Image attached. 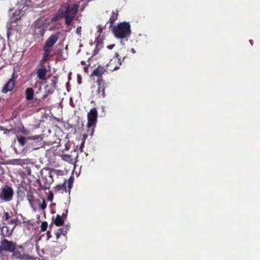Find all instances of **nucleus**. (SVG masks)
Wrapping results in <instances>:
<instances>
[{"label":"nucleus","instance_id":"9b49d317","mask_svg":"<svg viewBox=\"0 0 260 260\" xmlns=\"http://www.w3.org/2000/svg\"><path fill=\"white\" fill-rule=\"evenodd\" d=\"M96 82L99 85L96 93L97 97L100 99L105 98L106 94L104 84H101L100 80L99 79L97 80Z\"/></svg>","mask_w":260,"mask_h":260},{"label":"nucleus","instance_id":"2f4dec72","mask_svg":"<svg viewBox=\"0 0 260 260\" xmlns=\"http://www.w3.org/2000/svg\"><path fill=\"white\" fill-rule=\"evenodd\" d=\"M46 61H42V60H41L39 63V69H46V67L44 64Z\"/></svg>","mask_w":260,"mask_h":260},{"label":"nucleus","instance_id":"4c0bfd02","mask_svg":"<svg viewBox=\"0 0 260 260\" xmlns=\"http://www.w3.org/2000/svg\"><path fill=\"white\" fill-rule=\"evenodd\" d=\"M68 214V210H66L64 213L62 214L61 217L63 218H66Z\"/></svg>","mask_w":260,"mask_h":260},{"label":"nucleus","instance_id":"79ce46f5","mask_svg":"<svg viewBox=\"0 0 260 260\" xmlns=\"http://www.w3.org/2000/svg\"><path fill=\"white\" fill-rule=\"evenodd\" d=\"M27 198H28V200L29 202L34 200V196L32 195L28 196Z\"/></svg>","mask_w":260,"mask_h":260},{"label":"nucleus","instance_id":"ddd939ff","mask_svg":"<svg viewBox=\"0 0 260 260\" xmlns=\"http://www.w3.org/2000/svg\"><path fill=\"white\" fill-rule=\"evenodd\" d=\"M25 99L27 101H30L34 99V91L32 88H27L25 91Z\"/></svg>","mask_w":260,"mask_h":260},{"label":"nucleus","instance_id":"49530a36","mask_svg":"<svg viewBox=\"0 0 260 260\" xmlns=\"http://www.w3.org/2000/svg\"><path fill=\"white\" fill-rule=\"evenodd\" d=\"M72 182H69V183L68 187L69 188V189H71V187H72Z\"/></svg>","mask_w":260,"mask_h":260},{"label":"nucleus","instance_id":"f03ea898","mask_svg":"<svg viewBox=\"0 0 260 260\" xmlns=\"http://www.w3.org/2000/svg\"><path fill=\"white\" fill-rule=\"evenodd\" d=\"M131 26L129 22L123 21L111 28V31L117 39L127 40L131 35Z\"/></svg>","mask_w":260,"mask_h":260},{"label":"nucleus","instance_id":"3c124183","mask_svg":"<svg viewBox=\"0 0 260 260\" xmlns=\"http://www.w3.org/2000/svg\"><path fill=\"white\" fill-rule=\"evenodd\" d=\"M249 42L251 43V44L252 45V40H250Z\"/></svg>","mask_w":260,"mask_h":260},{"label":"nucleus","instance_id":"de8ad7c7","mask_svg":"<svg viewBox=\"0 0 260 260\" xmlns=\"http://www.w3.org/2000/svg\"><path fill=\"white\" fill-rule=\"evenodd\" d=\"M131 51L133 53H135L136 52V51L135 50V49L134 48H132L131 49Z\"/></svg>","mask_w":260,"mask_h":260},{"label":"nucleus","instance_id":"b1692460","mask_svg":"<svg viewBox=\"0 0 260 260\" xmlns=\"http://www.w3.org/2000/svg\"><path fill=\"white\" fill-rule=\"evenodd\" d=\"M16 249H14V251H12V253H13L12 255L13 257H14L15 258L17 259H20L21 258L22 254L21 253V252L18 250H15Z\"/></svg>","mask_w":260,"mask_h":260},{"label":"nucleus","instance_id":"dca6fc26","mask_svg":"<svg viewBox=\"0 0 260 260\" xmlns=\"http://www.w3.org/2000/svg\"><path fill=\"white\" fill-rule=\"evenodd\" d=\"M115 64V60H113V59L111 60L109 63L107 64V69L110 72L117 70L119 69V67L118 66H114Z\"/></svg>","mask_w":260,"mask_h":260},{"label":"nucleus","instance_id":"f8f14e48","mask_svg":"<svg viewBox=\"0 0 260 260\" xmlns=\"http://www.w3.org/2000/svg\"><path fill=\"white\" fill-rule=\"evenodd\" d=\"M43 51V58L41 60H42V61H47L49 59V58L51 57L52 56L51 54L52 49L44 46Z\"/></svg>","mask_w":260,"mask_h":260},{"label":"nucleus","instance_id":"5701e85b","mask_svg":"<svg viewBox=\"0 0 260 260\" xmlns=\"http://www.w3.org/2000/svg\"><path fill=\"white\" fill-rule=\"evenodd\" d=\"M57 82V78L56 76L53 77V78L51 80L50 83L49 85H50L52 88H54L55 89L56 87V84Z\"/></svg>","mask_w":260,"mask_h":260},{"label":"nucleus","instance_id":"72a5a7b5","mask_svg":"<svg viewBox=\"0 0 260 260\" xmlns=\"http://www.w3.org/2000/svg\"><path fill=\"white\" fill-rule=\"evenodd\" d=\"M53 199V194L52 192H50L49 195L48 196L47 199L49 201H52Z\"/></svg>","mask_w":260,"mask_h":260},{"label":"nucleus","instance_id":"cd10ccee","mask_svg":"<svg viewBox=\"0 0 260 260\" xmlns=\"http://www.w3.org/2000/svg\"><path fill=\"white\" fill-rule=\"evenodd\" d=\"M19 131L22 134L25 135H28L30 134V131L28 129L25 128L23 126L20 128Z\"/></svg>","mask_w":260,"mask_h":260},{"label":"nucleus","instance_id":"1a4fd4ad","mask_svg":"<svg viewBox=\"0 0 260 260\" xmlns=\"http://www.w3.org/2000/svg\"><path fill=\"white\" fill-rule=\"evenodd\" d=\"M119 16V11L117 10L113 11L110 15V18L107 24H109V28H112L115 25H114L115 21L118 19Z\"/></svg>","mask_w":260,"mask_h":260},{"label":"nucleus","instance_id":"c756f323","mask_svg":"<svg viewBox=\"0 0 260 260\" xmlns=\"http://www.w3.org/2000/svg\"><path fill=\"white\" fill-rule=\"evenodd\" d=\"M20 259L31 260L32 257L28 254H23L21 255Z\"/></svg>","mask_w":260,"mask_h":260},{"label":"nucleus","instance_id":"a18cd8bd","mask_svg":"<svg viewBox=\"0 0 260 260\" xmlns=\"http://www.w3.org/2000/svg\"><path fill=\"white\" fill-rule=\"evenodd\" d=\"M0 131H8V129L5 128L4 127L0 126Z\"/></svg>","mask_w":260,"mask_h":260},{"label":"nucleus","instance_id":"20e7f679","mask_svg":"<svg viewBox=\"0 0 260 260\" xmlns=\"http://www.w3.org/2000/svg\"><path fill=\"white\" fill-rule=\"evenodd\" d=\"M14 191L12 187L5 185L1 188L0 193V202H9L12 200Z\"/></svg>","mask_w":260,"mask_h":260},{"label":"nucleus","instance_id":"9d476101","mask_svg":"<svg viewBox=\"0 0 260 260\" xmlns=\"http://www.w3.org/2000/svg\"><path fill=\"white\" fill-rule=\"evenodd\" d=\"M39 137V136H35L26 138L24 136H17L16 138L19 145L21 146H24L26 144L27 140H37Z\"/></svg>","mask_w":260,"mask_h":260},{"label":"nucleus","instance_id":"c9c22d12","mask_svg":"<svg viewBox=\"0 0 260 260\" xmlns=\"http://www.w3.org/2000/svg\"><path fill=\"white\" fill-rule=\"evenodd\" d=\"M15 164L19 165L21 164L22 160L20 159H15L13 160Z\"/></svg>","mask_w":260,"mask_h":260},{"label":"nucleus","instance_id":"a211bd4d","mask_svg":"<svg viewBox=\"0 0 260 260\" xmlns=\"http://www.w3.org/2000/svg\"><path fill=\"white\" fill-rule=\"evenodd\" d=\"M45 89L46 93H45L43 95L42 99H44L46 98L48 95L52 94L55 90V89L54 88H52L49 85H46L45 87Z\"/></svg>","mask_w":260,"mask_h":260},{"label":"nucleus","instance_id":"e433bc0d","mask_svg":"<svg viewBox=\"0 0 260 260\" xmlns=\"http://www.w3.org/2000/svg\"><path fill=\"white\" fill-rule=\"evenodd\" d=\"M76 33L77 35L80 36L81 34V26H79V27H78L77 29H76Z\"/></svg>","mask_w":260,"mask_h":260},{"label":"nucleus","instance_id":"a878e982","mask_svg":"<svg viewBox=\"0 0 260 260\" xmlns=\"http://www.w3.org/2000/svg\"><path fill=\"white\" fill-rule=\"evenodd\" d=\"M94 43L95 44L96 47L102 44V40L100 38L99 36H98V37L95 38Z\"/></svg>","mask_w":260,"mask_h":260},{"label":"nucleus","instance_id":"39448f33","mask_svg":"<svg viewBox=\"0 0 260 260\" xmlns=\"http://www.w3.org/2000/svg\"><path fill=\"white\" fill-rule=\"evenodd\" d=\"M16 243L6 239H2L0 242V253L2 252H12L16 249Z\"/></svg>","mask_w":260,"mask_h":260},{"label":"nucleus","instance_id":"4468645a","mask_svg":"<svg viewBox=\"0 0 260 260\" xmlns=\"http://www.w3.org/2000/svg\"><path fill=\"white\" fill-rule=\"evenodd\" d=\"M47 71V69H38L37 71V77L40 80H45Z\"/></svg>","mask_w":260,"mask_h":260},{"label":"nucleus","instance_id":"4be33fe9","mask_svg":"<svg viewBox=\"0 0 260 260\" xmlns=\"http://www.w3.org/2000/svg\"><path fill=\"white\" fill-rule=\"evenodd\" d=\"M69 226L66 225L64 227H62L58 230V232L61 234V235L66 236L68 231L69 230Z\"/></svg>","mask_w":260,"mask_h":260},{"label":"nucleus","instance_id":"f257e3e1","mask_svg":"<svg viewBox=\"0 0 260 260\" xmlns=\"http://www.w3.org/2000/svg\"><path fill=\"white\" fill-rule=\"evenodd\" d=\"M78 8L77 4L72 2H67L60 6L56 16L58 18H64L65 24L70 26L76 16Z\"/></svg>","mask_w":260,"mask_h":260},{"label":"nucleus","instance_id":"aec40b11","mask_svg":"<svg viewBox=\"0 0 260 260\" xmlns=\"http://www.w3.org/2000/svg\"><path fill=\"white\" fill-rule=\"evenodd\" d=\"M21 221L18 217H15V218L11 219L8 222V224H12L13 225V229H14L16 225H17L19 223H20Z\"/></svg>","mask_w":260,"mask_h":260},{"label":"nucleus","instance_id":"58836bf2","mask_svg":"<svg viewBox=\"0 0 260 260\" xmlns=\"http://www.w3.org/2000/svg\"><path fill=\"white\" fill-rule=\"evenodd\" d=\"M34 101H35V103H36L38 105H39L40 103V102H41V99H38L37 98H35Z\"/></svg>","mask_w":260,"mask_h":260},{"label":"nucleus","instance_id":"2eb2a0df","mask_svg":"<svg viewBox=\"0 0 260 260\" xmlns=\"http://www.w3.org/2000/svg\"><path fill=\"white\" fill-rule=\"evenodd\" d=\"M105 71L106 70L104 68L99 66L93 70L92 75L100 77L103 74H104Z\"/></svg>","mask_w":260,"mask_h":260},{"label":"nucleus","instance_id":"423d86ee","mask_svg":"<svg viewBox=\"0 0 260 260\" xmlns=\"http://www.w3.org/2000/svg\"><path fill=\"white\" fill-rule=\"evenodd\" d=\"M18 76L15 73L12 75L11 78L8 80V81L5 84L3 88L2 89V92L6 93L8 91H11L14 89L15 81L17 78Z\"/></svg>","mask_w":260,"mask_h":260},{"label":"nucleus","instance_id":"ea45409f","mask_svg":"<svg viewBox=\"0 0 260 260\" xmlns=\"http://www.w3.org/2000/svg\"><path fill=\"white\" fill-rule=\"evenodd\" d=\"M4 174V170L0 165V177Z\"/></svg>","mask_w":260,"mask_h":260},{"label":"nucleus","instance_id":"7c9ffc66","mask_svg":"<svg viewBox=\"0 0 260 260\" xmlns=\"http://www.w3.org/2000/svg\"><path fill=\"white\" fill-rule=\"evenodd\" d=\"M87 62H88V63H87V64H86V62H85V61H81V64L82 66H84V69L85 70V71L87 70V69H88V67L90 66L89 61H87Z\"/></svg>","mask_w":260,"mask_h":260},{"label":"nucleus","instance_id":"f3484780","mask_svg":"<svg viewBox=\"0 0 260 260\" xmlns=\"http://www.w3.org/2000/svg\"><path fill=\"white\" fill-rule=\"evenodd\" d=\"M14 229H9L7 226H4L2 229V233L4 237H10Z\"/></svg>","mask_w":260,"mask_h":260},{"label":"nucleus","instance_id":"bb28decb","mask_svg":"<svg viewBox=\"0 0 260 260\" xmlns=\"http://www.w3.org/2000/svg\"><path fill=\"white\" fill-rule=\"evenodd\" d=\"M11 216L8 212H4L3 213V221H7L10 218Z\"/></svg>","mask_w":260,"mask_h":260},{"label":"nucleus","instance_id":"6e6552de","mask_svg":"<svg viewBox=\"0 0 260 260\" xmlns=\"http://www.w3.org/2000/svg\"><path fill=\"white\" fill-rule=\"evenodd\" d=\"M59 37V32L52 34L46 41L44 46L52 49Z\"/></svg>","mask_w":260,"mask_h":260},{"label":"nucleus","instance_id":"6ab92c4d","mask_svg":"<svg viewBox=\"0 0 260 260\" xmlns=\"http://www.w3.org/2000/svg\"><path fill=\"white\" fill-rule=\"evenodd\" d=\"M54 223L56 226H60L63 224L64 220L60 215L57 214L54 221Z\"/></svg>","mask_w":260,"mask_h":260},{"label":"nucleus","instance_id":"473e14b6","mask_svg":"<svg viewBox=\"0 0 260 260\" xmlns=\"http://www.w3.org/2000/svg\"><path fill=\"white\" fill-rule=\"evenodd\" d=\"M46 206H47V204L46 203V202L44 200H43L42 204L40 205V208L42 210H43L46 208Z\"/></svg>","mask_w":260,"mask_h":260},{"label":"nucleus","instance_id":"09e8293b","mask_svg":"<svg viewBox=\"0 0 260 260\" xmlns=\"http://www.w3.org/2000/svg\"><path fill=\"white\" fill-rule=\"evenodd\" d=\"M41 90V87H40L38 89V91H37L36 93H38Z\"/></svg>","mask_w":260,"mask_h":260},{"label":"nucleus","instance_id":"8fccbe9b","mask_svg":"<svg viewBox=\"0 0 260 260\" xmlns=\"http://www.w3.org/2000/svg\"><path fill=\"white\" fill-rule=\"evenodd\" d=\"M113 46H114V45H113V46H109V48H110V49H111V48L113 47Z\"/></svg>","mask_w":260,"mask_h":260},{"label":"nucleus","instance_id":"393cba45","mask_svg":"<svg viewBox=\"0 0 260 260\" xmlns=\"http://www.w3.org/2000/svg\"><path fill=\"white\" fill-rule=\"evenodd\" d=\"M62 159L68 162L72 163L73 162V159L71 156L69 155L64 154L62 155Z\"/></svg>","mask_w":260,"mask_h":260},{"label":"nucleus","instance_id":"0eeeda50","mask_svg":"<svg viewBox=\"0 0 260 260\" xmlns=\"http://www.w3.org/2000/svg\"><path fill=\"white\" fill-rule=\"evenodd\" d=\"M12 11V10H10L9 12V15H12V16L10 17L9 21L8 23V26H9V28H10L14 26L12 25L13 23H16L21 18V14L19 10H15L14 12Z\"/></svg>","mask_w":260,"mask_h":260},{"label":"nucleus","instance_id":"c03bdc74","mask_svg":"<svg viewBox=\"0 0 260 260\" xmlns=\"http://www.w3.org/2000/svg\"><path fill=\"white\" fill-rule=\"evenodd\" d=\"M27 175H31V170L30 169H27Z\"/></svg>","mask_w":260,"mask_h":260},{"label":"nucleus","instance_id":"603ef678","mask_svg":"<svg viewBox=\"0 0 260 260\" xmlns=\"http://www.w3.org/2000/svg\"><path fill=\"white\" fill-rule=\"evenodd\" d=\"M55 204L54 203L52 204V206H55Z\"/></svg>","mask_w":260,"mask_h":260},{"label":"nucleus","instance_id":"f704fd0d","mask_svg":"<svg viewBox=\"0 0 260 260\" xmlns=\"http://www.w3.org/2000/svg\"><path fill=\"white\" fill-rule=\"evenodd\" d=\"M103 27L102 25H99L98 26V30L97 32L99 33V36H100L102 31Z\"/></svg>","mask_w":260,"mask_h":260},{"label":"nucleus","instance_id":"7ed1b4c3","mask_svg":"<svg viewBox=\"0 0 260 260\" xmlns=\"http://www.w3.org/2000/svg\"><path fill=\"white\" fill-rule=\"evenodd\" d=\"M98 111L95 108H93L90 110L87 114V129L86 134L84 135V137L93 135L98 121Z\"/></svg>","mask_w":260,"mask_h":260},{"label":"nucleus","instance_id":"37998d69","mask_svg":"<svg viewBox=\"0 0 260 260\" xmlns=\"http://www.w3.org/2000/svg\"><path fill=\"white\" fill-rule=\"evenodd\" d=\"M55 235H56V239H58L61 235V234L60 233H59L58 231H57L55 233Z\"/></svg>","mask_w":260,"mask_h":260},{"label":"nucleus","instance_id":"c85d7f7f","mask_svg":"<svg viewBox=\"0 0 260 260\" xmlns=\"http://www.w3.org/2000/svg\"><path fill=\"white\" fill-rule=\"evenodd\" d=\"M48 223L46 221H43L41 225V231L44 232L47 230Z\"/></svg>","mask_w":260,"mask_h":260},{"label":"nucleus","instance_id":"a19ab883","mask_svg":"<svg viewBox=\"0 0 260 260\" xmlns=\"http://www.w3.org/2000/svg\"><path fill=\"white\" fill-rule=\"evenodd\" d=\"M47 239H49L52 237L51 232L50 231H48L47 232Z\"/></svg>","mask_w":260,"mask_h":260},{"label":"nucleus","instance_id":"412c9836","mask_svg":"<svg viewBox=\"0 0 260 260\" xmlns=\"http://www.w3.org/2000/svg\"><path fill=\"white\" fill-rule=\"evenodd\" d=\"M114 57H115V59L113 60H115V62H118L119 66L122 64V61L125 58V56L120 57L118 53H116L115 54Z\"/></svg>","mask_w":260,"mask_h":260}]
</instances>
